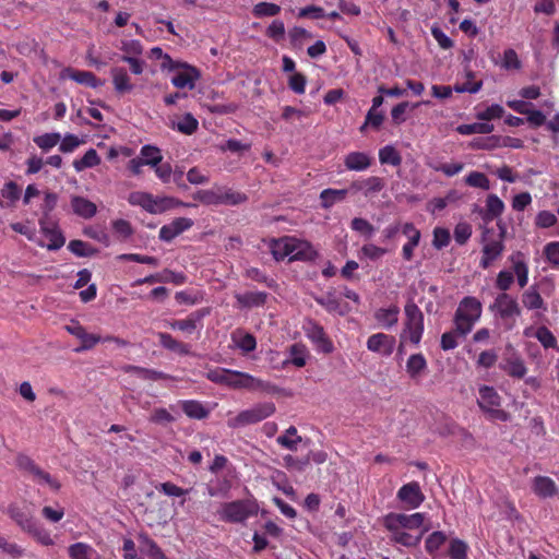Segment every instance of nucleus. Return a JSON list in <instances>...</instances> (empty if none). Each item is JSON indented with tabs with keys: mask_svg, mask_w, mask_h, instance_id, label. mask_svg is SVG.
<instances>
[{
	"mask_svg": "<svg viewBox=\"0 0 559 559\" xmlns=\"http://www.w3.org/2000/svg\"><path fill=\"white\" fill-rule=\"evenodd\" d=\"M481 304L474 297H465L459 304L454 316L455 331L461 336L469 333L475 322L480 318Z\"/></svg>",
	"mask_w": 559,
	"mask_h": 559,
	"instance_id": "f257e3e1",
	"label": "nucleus"
},
{
	"mask_svg": "<svg viewBox=\"0 0 559 559\" xmlns=\"http://www.w3.org/2000/svg\"><path fill=\"white\" fill-rule=\"evenodd\" d=\"M16 466L20 471L28 474L32 479L39 485H47L53 491H58L61 488V484L58 479L52 477L48 472L44 471L37 465L34 460L28 455L20 453L16 456Z\"/></svg>",
	"mask_w": 559,
	"mask_h": 559,
	"instance_id": "f03ea898",
	"label": "nucleus"
},
{
	"mask_svg": "<svg viewBox=\"0 0 559 559\" xmlns=\"http://www.w3.org/2000/svg\"><path fill=\"white\" fill-rule=\"evenodd\" d=\"M258 506L249 500H235L222 507L221 518L229 523H241L257 514Z\"/></svg>",
	"mask_w": 559,
	"mask_h": 559,
	"instance_id": "7ed1b4c3",
	"label": "nucleus"
},
{
	"mask_svg": "<svg viewBox=\"0 0 559 559\" xmlns=\"http://www.w3.org/2000/svg\"><path fill=\"white\" fill-rule=\"evenodd\" d=\"M275 412V405L271 402L260 403L250 409L240 412L235 418L228 420V426L231 428L243 427L257 424Z\"/></svg>",
	"mask_w": 559,
	"mask_h": 559,
	"instance_id": "20e7f679",
	"label": "nucleus"
},
{
	"mask_svg": "<svg viewBox=\"0 0 559 559\" xmlns=\"http://www.w3.org/2000/svg\"><path fill=\"white\" fill-rule=\"evenodd\" d=\"M165 61H167V63L163 62V67H168L171 70L182 69V71L176 73L171 79V83L176 87H188L189 90L194 88L195 81L200 78V71L195 67L185 62L174 61L168 55L165 56Z\"/></svg>",
	"mask_w": 559,
	"mask_h": 559,
	"instance_id": "39448f33",
	"label": "nucleus"
},
{
	"mask_svg": "<svg viewBox=\"0 0 559 559\" xmlns=\"http://www.w3.org/2000/svg\"><path fill=\"white\" fill-rule=\"evenodd\" d=\"M404 310L406 316V329L404 333L407 331L409 334V341L417 345L419 344L424 332V314L413 300L407 301Z\"/></svg>",
	"mask_w": 559,
	"mask_h": 559,
	"instance_id": "423d86ee",
	"label": "nucleus"
},
{
	"mask_svg": "<svg viewBox=\"0 0 559 559\" xmlns=\"http://www.w3.org/2000/svg\"><path fill=\"white\" fill-rule=\"evenodd\" d=\"M246 376L247 373L245 372L216 368L210 370L206 378L214 383L225 384L233 389H246V385H248L247 381H245Z\"/></svg>",
	"mask_w": 559,
	"mask_h": 559,
	"instance_id": "0eeeda50",
	"label": "nucleus"
},
{
	"mask_svg": "<svg viewBox=\"0 0 559 559\" xmlns=\"http://www.w3.org/2000/svg\"><path fill=\"white\" fill-rule=\"evenodd\" d=\"M425 515L423 513H414L411 515L404 513H389L384 516L383 523L388 530L396 528H418L423 525Z\"/></svg>",
	"mask_w": 559,
	"mask_h": 559,
	"instance_id": "6e6552de",
	"label": "nucleus"
},
{
	"mask_svg": "<svg viewBox=\"0 0 559 559\" xmlns=\"http://www.w3.org/2000/svg\"><path fill=\"white\" fill-rule=\"evenodd\" d=\"M484 206H479L477 204L474 205L473 214L479 215L483 219V239L484 245L481 249V260L480 263L484 267L489 266V242L486 241L487 235L489 234V229L487 228V224L489 223V195L486 197L484 201Z\"/></svg>",
	"mask_w": 559,
	"mask_h": 559,
	"instance_id": "1a4fd4ad",
	"label": "nucleus"
},
{
	"mask_svg": "<svg viewBox=\"0 0 559 559\" xmlns=\"http://www.w3.org/2000/svg\"><path fill=\"white\" fill-rule=\"evenodd\" d=\"M39 226L41 233L49 240V243L47 245L48 250L55 251L63 247L66 238L56 223L49 222L46 218H40Z\"/></svg>",
	"mask_w": 559,
	"mask_h": 559,
	"instance_id": "9d476101",
	"label": "nucleus"
},
{
	"mask_svg": "<svg viewBox=\"0 0 559 559\" xmlns=\"http://www.w3.org/2000/svg\"><path fill=\"white\" fill-rule=\"evenodd\" d=\"M395 346V338L384 333L372 334L367 341V348L371 352L390 356Z\"/></svg>",
	"mask_w": 559,
	"mask_h": 559,
	"instance_id": "9b49d317",
	"label": "nucleus"
},
{
	"mask_svg": "<svg viewBox=\"0 0 559 559\" xmlns=\"http://www.w3.org/2000/svg\"><path fill=\"white\" fill-rule=\"evenodd\" d=\"M397 498L409 508H418L425 499L418 483L412 481L402 486L397 492Z\"/></svg>",
	"mask_w": 559,
	"mask_h": 559,
	"instance_id": "f8f14e48",
	"label": "nucleus"
},
{
	"mask_svg": "<svg viewBox=\"0 0 559 559\" xmlns=\"http://www.w3.org/2000/svg\"><path fill=\"white\" fill-rule=\"evenodd\" d=\"M193 225V221L187 217L175 218L170 224L164 225L159 229V238L163 241H171L178 235L189 229Z\"/></svg>",
	"mask_w": 559,
	"mask_h": 559,
	"instance_id": "ddd939ff",
	"label": "nucleus"
},
{
	"mask_svg": "<svg viewBox=\"0 0 559 559\" xmlns=\"http://www.w3.org/2000/svg\"><path fill=\"white\" fill-rule=\"evenodd\" d=\"M492 308H496L502 318L520 316L521 313L516 299L506 293L497 296L493 306H491Z\"/></svg>",
	"mask_w": 559,
	"mask_h": 559,
	"instance_id": "4468645a",
	"label": "nucleus"
},
{
	"mask_svg": "<svg viewBox=\"0 0 559 559\" xmlns=\"http://www.w3.org/2000/svg\"><path fill=\"white\" fill-rule=\"evenodd\" d=\"M7 513L23 532L29 530L36 522L29 510L23 509L15 503L8 507Z\"/></svg>",
	"mask_w": 559,
	"mask_h": 559,
	"instance_id": "2eb2a0df",
	"label": "nucleus"
},
{
	"mask_svg": "<svg viewBox=\"0 0 559 559\" xmlns=\"http://www.w3.org/2000/svg\"><path fill=\"white\" fill-rule=\"evenodd\" d=\"M63 76H67L79 84L86 85L93 88L104 85V81L97 79L96 75L90 71H81L72 68H67L63 71Z\"/></svg>",
	"mask_w": 559,
	"mask_h": 559,
	"instance_id": "dca6fc26",
	"label": "nucleus"
},
{
	"mask_svg": "<svg viewBox=\"0 0 559 559\" xmlns=\"http://www.w3.org/2000/svg\"><path fill=\"white\" fill-rule=\"evenodd\" d=\"M110 74L117 94L123 95L126 93H130L134 88V85L131 83L130 76L124 68L114 67L110 70Z\"/></svg>",
	"mask_w": 559,
	"mask_h": 559,
	"instance_id": "f3484780",
	"label": "nucleus"
},
{
	"mask_svg": "<svg viewBox=\"0 0 559 559\" xmlns=\"http://www.w3.org/2000/svg\"><path fill=\"white\" fill-rule=\"evenodd\" d=\"M294 243L295 238L292 237H283L280 239H272L270 249L273 258L276 261L284 260L286 257L292 255V252H294Z\"/></svg>",
	"mask_w": 559,
	"mask_h": 559,
	"instance_id": "a211bd4d",
	"label": "nucleus"
},
{
	"mask_svg": "<svg viewBox=\"0 0 559 559\" xmlns=\"http://www.w3.org/2000/svg\"><path fill=\"white\" fill-rule=\"evenodd\" d=\"M372 158L364 152H352L344 158V165L348 170L362 171L371 166Z\"/></svg>",
	"mask_w": 559,
	"mask_h": 559,
	"instance_id": "6ab92c4d",
	"label": "nucleus"
},
{
	"mask_svg": "<svg viewBox=\"0 0 559 559\" xmlns=\"http://www.w3.org/2000/svg\"><path fill=\"white\" fill-rule=\"evenodd\" d=\"M493 62L500 69L508 72L518 71L522 68V61L520 60L516 51L512 48L506 49L502 55H499V57L493 60Z\"/></svg>",
	"mask_w": 559,
	"mask_h": 559,
	"instance_id": "aec40b11",
	"label": "nucleus"
},
{
	"mask_svg": "<svg viewBox=\"0 0 559 559\" xmlns=\"http://www.w3.org/2000/svg\"><path fill=\"white\" fill-rule=\"evenodd\" d=\"M140 549L146 554L150 559H168L160 547L146 533L138 535Z\"/></svg>",
	"mask_w": 559,
	"mask_h": 559,
	"instance_id": "412c9836",
	"label": "nucleus"
},
{
	"mask_svg": "<svg viewBox=\"0 0 559 559\" xmlns=\"http://www.w3.org/2000/svg\"><path fill=\"white\" fill-rule=\"evenodd\" d=\"M71 206L73 212L83 218H92L97 212L95 203L79 195L71 198Z\"/></svg>",
	"mask_w": 559,
	"mask_h": 559,
	"instance_id": "4be33fe9",
	"label": "nucleus"
},
{
	"mask_svg": "<svg viewBox=\"0 0 559 559\" xmlns=\"http://www.w3.org/2000/svg\"><path fill=\"white\" fill-rule=\"evenodd\" d=\"M316 257L317 251L309 242L295 238L294 252H292L289 261H312Z\"/></svg>",
	"mask_w": 559,
	"mask_h": 559,
	"instance_id": "5701e85b",
	"label": "nucleus"
},
{
	"mask_svg": "<svg viewBox=\"0 0 559 559\" xmlns=\"http://www.w3.org/2000/svg\"><path fill=\"white\" fill-rule=\"evenodd\" d=\"M533 491L543 498L552 497L557 493L555 481L547 476H536L533 479Z\"/></svg>",
	"mask_w": 559,
	"mask_h": 559,
	"instance_id": "b1692460",
	"label": "nucleus"
},
{
	"mask_svg": "<svg viewBox=\"0 0 559 559\" xmlns=\"http://www.w3.org/2000/svg\"><path fill=\"white\" fill-rule=\"evenodd\" d=\"M247 199L248 198L245 193L236 192L226 187L217 186V205H238L246 202Z\"/></svg>",
	"mask_w": 559,
	"mask_h": 559,
	"instance_id": "393cba45",
	"label": "nucleus"
},
{
	"mask_svg": "<svg viewBox=\"0 0 559 559\" xmlns=\"http://www.w3.org/2000/svg\"><path fill=\"white\" fill-rule=\"evenodd\" d=\"M180 406L182 412L192 419H204L210 414V411L195 400L181 401Z\"/></svg>",
	"mask_w": 559,
	"mask_h": 559,
	"instance_id": "a878e982",
	"label": "nucleus"
},
{
	"mask_svg": "<svg viewBox=\"0 0 559 559\" xmlns=\"http://www.w3.org/2000/svg\"><path fill=\"white\" fill-rule=\"evenodd\" d=\"M347 193V189H324L320 193L321 206L330 209L335 203L344 201Z\"/></svg>",
	"mask_w": 559,
	"mask_h": 559,
	"instance_id": "bb28decb",
	"label": "nucleus"
},
{
	"mask_svg": "<svg viewBox=\"0 0 559 559\" xmlns=\"http://www.w3.org/2000/svg\"><path fill=\"white\" fill-rule=\"evenodd\" d=\"M427 369V361L423 354H413L406 362V371L412 379L419 378Z\"/></svg>",
	"mask_w": 559,
	"mask_h": 559,
	"instance_id": "cd10ccee",
	"label": "nucleus"
},
{
	"mask_svg": "<svg viewBox=\"0 0 559 559\" xmlns=\"http://www.w3.org/2000/svg\"><path fill=\"white\" fill-rule=\"evenodd\" d=\"M159 344L174 353H177L179 355H188L190 353L189 345L179 342L175 340L170 334L168 333H158Z\"/></svg>",
	"mask_w": 559,
	"mask_h": 559,
	"instance_id": "c85d7f7f",
	"label": "nucleus"
},
{
	"mask_svg": "<svg viewBox=\"0 0 559 559\" xmlns=\"http://www.w3.org/2000/svg\"><path fill=\"white\" fill-rule=\"evenodd\" d=\"M245 381H247V383H248V385H246L247 390H252V391L259 390V391L265 392L267 394H277V393L282 392V389H280L275 384H272L271 382H267V381H264L261 379H257L249 373H247V376L245 377Z\"/></svg>",
	"mask_w": 559,
	"mask_h": 559,
	"instance_id": "c756f323",
	"label": "nucleus"
},
{
	"mask_svg": "<svg viewBox=\"0 0 559 559\" xmlns=\"http://www.w3.org/2000/svg\"><path fill=\"white\" fill-rule=\"evenodd\" d=\"M237 301L247 308L263 306L266 301L267 294L263 292H248L236 296Z\"/></svg>",
	"mask_w": 559,
	"mask_h": 559,
	"instance_id": "7c9ffc66",
	"label": "nucleus"
},
{
	"mask_svg": "<svg viewBox=\"0 0 559 559\" xmlns=\"http://www.w3.org/2000/svg\"><path fill=\"white\" fill-rule=\"evenodd\" d=\"M389 531L392 532L391 539L393 542L401 544L405 547H415L420 543L424 533L427 532L428 528H424V531L417 536H413L412 534L401 531L400 528H396V531L395 530H389Z\"/></svg>",
	"mask_w": 559,
	"mask_h": 559,
	"instance_id": "2f4dec72",
	"label": "nucleus"
},
{
	"mask_svg": "<svg viewBox=\"0 0 559 559\" xmlns=\"http://www.w3.org/2000/svg\"><path fill=\"white\" fill-rule=\"evenodd\" d=\"M399 312L400 310L396 306L388 309L381 308L374 313V318L383 328L389 329L397 323Z\"/></svg>",
	"mask_w": 559,
	"mask_h": 559,
	"instance_id": "473e14b6",
	"label": "nucleus"
},
{
	"mask_svg": "<svg viewBox=\"0 0 559 559\" xmlns=\"http://www.w3.org/2000/svg\"><path fill=\"white\" fill-rule=\"evenodd\" d=\"M100 164V157L96 150L90 148L86 151L84 156L80 159H75L73 162L74 169L80 173L83 171L86 168H92L95 166H98Z\"/></svg>",
	"mask_w": 559,
	"mask_h": 559,
	"instance_id": "72a5a7b5",
	"label": "nucleus"
},
{
	"mask_svg": "<svg viewBox=\"0 0 559 559\" xmlns=\"http://www.w3.org/2000/svg\"><path fill=\"white\" fill-rule=\"evenodd\" d=\"M124 371L136 374L138 377H140L144 380L156 381V380L168 378V376L162 371L147 369V368L139 367V366H132V365L127 366L124 368Z\"/></svg>",
	"mask_w": 559,
	"mask_h": 559,
	"instance_id": "f704fd0d",
	"label": "nucleus"
},
{
	"mask_svg": "<svg viewBox=\"0 0 559 559\" xmlns=\"http://www.w3.org/2000/svg\"><path fill=\"white\" fill-rule=\"evenodd\" d=\"M276 441L285 449L296 451L297 444L301 442V437L297 436L296 427L290 426L286 429L284 435L277 437Z\"/></svg>",
	"mask_w": 559,
	"mask_h": 559,
	"instance_id": "c9c22d12",
	"label": "nucleus"
},
{
	"mask_svg": "<svg viewBox=\"0 0 559 559\" xmlns=\"http://www.w3.org/2000/svg\"><path fill=\"white\" fill-rule=\"evenodd\" d=\"M233 341L235 342L236 346L240 348L245 354L253 352L257 347L255 337L250 333H234Z\"/></svg>",
	"mask_w": 559,
	"mask_h": 559,
	"instance_id": "e433bc0d",
	"label": "nucleus"
},
{
	"mask_svg": "<svg viewBox=\"0 0 559 559\" xmlns=\"http://www.w3.org/2000/svg\"><path fill=\"white\" fill-rule=\"evenodd\" d=\"M68 249L76 257H93L98 252V250L88 242L79 239L71 240L68 245Z\"/></svg>",
	"mask_w": 559,
	"mask_h": 559,
	"instance_id": "4c0bfd02",
	"label": "nucleus"
},
{
	"mask_svg": "<svg viewBox=\"0 0 559 559\" xmlns=\"http://www.w3.org/2000/svg\"><path fill=\"white\" fill-rule=\"evenodd\" d=\"M522 302L527 309L544 308V300L537 289L532 286L522 295Z\"/></svg>",
	"mask_w": 559,
	"mask_h": 559,
	"instance_id": "58836bf2",
	"label": "nucleus"
},
{
	"mask_svg": "<svg viewBox=\"0 0 559 559\" xmlns=\"http://www.w3.org/2000/svg\"><path fill=\"white\" fill-rule=\"evenodd\" d=\"M141 156L140 159L152 167L157 166L163 159L159 148L153 145H144L141 148Z\"/></svg>",
	"mask_w": 559,
	"mask_h": 559,
	"instance_id": "ea45409f",
	"label": "nucleus"
},
{
	"mask_svg": "<svg viewBox=\"0 0 559 559\" xmlns=\"http://www.w3.org/2000/svg\"><path fill=\"white\" fill-rule=\"evenodd\" d=\"M128 200L132 205H140L150 213H153L155 199L152 194L146 192H132Z\"/></svg>",
	"mask_w": 559,
	"mask_h": 559,
	"instance_id": "a19ab883",
	"label": "nucleus"
},
{
	"mask_svg": "<svg viewBox=\"0 0 559 559\" xmlns=\"http://www.w3.org/2000/svg\"><path fill=\"white\" fill-rule=\"evenodd\" d=\"M379 159L381 164L400 166L402 163L401 154L391 145H386L379 151Z\"/></svg>",
	"mask_w": 559,
	"mask_h": 559,
	"instance_id": "79ce46f5",
	"label": "nucleus"
},
{
	"mask_svg": "<svg viewBox=\"0 0 559 559\" xmlns=\"http://www.w3.org/2000/svg\"><path fill=\"white\" fill-rule=\"evenodd\" d=\"M193 206L192 204H189V203H185V202H181L175 198H171V197H164V198H160V199H155L154 200V207H153V213L156 214V213H163L171 207H175V206Z\"/></svg>",
	"mask_w": 559,
	"mask_h": 559,
	"instance_id": "37998d69",
	"label": "nucleus"
},
{
	"mask_svg": "<svg viewBox=\"0 0 559 559\" xmlns=\"http://www.w3.org/2000/svg\"><path fill=\"white\" fill-rule=\"evenodd\" d=\"M25 533L31 535L44 546H50L53 544V539L51 538L50 534L44 527H41L37 521Z\"/></svg>",
	"mask_w": 559,
	"mask_h": 559,
	"instance_id": "c03bdc74",
	"label": "nucleus"
},
{
	"mask_svg": "<svg viewBox=\"0 0 559 559\" xmlns=\"http://www.w3.org/2000/svg\"><path fill=\"white\" fill-rule=\"evenodd\" d=\"M364 195L369 197L382 191L385 188V180L381 177L371 176L364 179Z\"/></svg>",
	"mask_w": 559,
	"mask_h": 559,
	"instance_id": "a18cd8bd",
	"label": "nucleus"
},
{
	"mask_svg": "<svg viewBox=\"0 0 559 559\" xmlns=\"http://www.w3.org/2000/svg\"><path fill=\"white\" fill-rule=\"evenodd\" d=\"M272 484L281 491H283L288 497H294L296 491L295 489L288 485L287 477L285 473L281 471H276L272 477Z\"/></svg>",
	"mask_w": 559,
	"mask_h": 559,
	"instance_id": "49530a36",
	"label": "nucleus"
},
{
	"mask_svg": "<svg viewBox=\"0 0 559 559\" xmlns=\"http://www.w3.org/2000/svg\"><path fill=\"white\" fill-rule=\"evenodd\" d=\"M314 300L329 312L344 314V311L341 309V302L332 293H328L325 296L316 297Z\"/></svg>",
	"mask_w": 559,
	"mask_h": 559,
	"instance_id": "de8ad7c7",
	"label": "nucleus"
},
{
	"mask_svg": "<svg viewBox=\"0 0 559 559\" xmlns=\"http://www.w3.org/2000/svg\"><path fill=\"white\" fill-rule=\"evenodd\" d=\"M281 12V7L270 2H259L253 7L252 13L257 17L275 16Z\"/></svg>",
	"mask_w": 559,
	"mask_h": 559,
	"instance_id": "09e8293b",
	"label": "nucleus"
},
{
	"mask_svg": "<svg viewBox=\"0 0 559 559\" xmlns=\"http://www.w3.org/2000/svg\"><path fill=\"white\" fill-rule=\"evenodd\" d=\"M192 198L205 205H217V186L209 190H199Z\"/></svg>",
	"mask_w": 559,
	"mask_h": 559,
	"instance_id": "8fccbe9b",
	"label": "nucleus"
},
{
	"mask_svg": "<svg viewBox=\"0 0 559 559\" xmlns=\"http://www.w3.org/2000/svg\"><path fill=\"white\" fill-rule=\"evenodd\" d=\"M93 552V548L84 543H76L69 547L71 559H91Z\"/></svg>",
	"mask_w": 559,
	"mask_h": 559,
	"instance_id": "3c124183",
	"label": "nucleus"
},
{
	"mask_svg": "<svg viewBox=\"0 0 559 559\" xmlns=\"http://www.w3.org/2000/svg\"><path fill=\"white\" fill-rule=\"evenodd\" d=\"M447 540V536L443 532L436 531L431 533L426 539V550L429 554H435Z\"/></svg>",
	"mask_w": 559,
	"mask_h": 559,
	"instance_id": "603ef678",
	"label": "nucleus"
},
{
	"mask_svg": "<svg viewBox=\"0 0 559 559\" xmlns=\"http://www.w3.org/2000/svg\"><path fill=\"white\" fill-rule=\"evenodd\" d=\"M61 136L57 132L45 133L43 135H38L34 138V142L44 151H48L57 145L60 141Z\"/></svg>",
	"mask_w": 559,
	"mask_h": 559,
	"instance_id": "864d4df0",
	"label": "nucleus"
},
{
	"mask_svg": "<svg viewBox=\"0 0 559 559\" xmlns=\"http://www.w3.org/2000/svg\"><path fill=\"white\" fill-rule=\"evenodd\" d=\"M498 146L522 148L524 143L518 138L491 135V148Z\"/></svg>",
	"mask_w": 559,
	"mask_h": 559,
	"instance_id": "5fc2aeb1",
	"label": "nucleus"
},
{
	"mask_svg": "<svg viewBox=\"0 0 559 559\" xmlns=\"http://www.w3.org/2000/svg\"><path fill=\"white\" fill-rule=\"evenodd\" d=\"M198 126V120L191 114H186L182 120L177 123V130L183 134L190 135L197 131Z\"/></svg>",
	"mask_w": 559,
	"mask_h": 559,
	"instance_id": "6e6d98bb",
	"label": "nucleus"
},
{
	"mask_svg": "<svg viewBox=\"0 0 559 559\" xmlns=\"http://www.w3.org/2000/svg\"><path fill=\"white\" fill-rule=\"evenodd\" d=\"M456 131L460 134H474V133H481L486 134L489 133V124L485 122H474L468 124H460L456 128Z\"/></svg>",
	"mask_w": 559,
	"mask_h": 559,
	"instance_id": "4d7b16f0",
	"label": "nucleus"
},
{
	"mask_svg": "<svg viewBox=\"0 0 559 559\" xmlns=\"http://www.w3.org/2000/svg\"><path fill=\"white\" fill-rule=\"evenodd\" d=\"M536 338L542 343L545 348H554L557 345V340L551 331L546 326H539L536 330Z\"/></svg>",
	"mask_w": 559,
	"mask_h": 559,
	"instance_id": "13d9d810",
	"label": "nucleus"
},
{
	"mask_svg": "<svg viewBox=\"0 0 559 559\" xmlns=\"http://www.w3.org/2000/svg\"><path fill=\"white\" fill-rule=\"evenodd\" d=\"M350 227L353 230L366 236L371 237L374 233V227L365 218L355 217L350 222Z\"/></svg>",
	"mask_w": 559,
	"mask_h": 559,
	"instance_id": "bf43d9fd",
	"label": "nucleus"
},
{
	"mask_svg": "<svg viewBox=\"0 0 559 559\" xmlns=\"http://www.w3.org/2000/svg\"><path fill=\"white\" fill-rule=\"evenodd\" d=\"M290 361L296 367H304L306 365V348L300 344H294L289 348Z\"/></svg>",
	"mask_w": 559,
	"mask_h": 559,
	"instance_id": "052dcab7",
	"label": "nucleus"
},
{
	"mask_svg": "<svg viewBox=\"0 0 559 559\" xmlns=\"http://www.w3.org/2000/svg\"><path fill=\"white\" fill-rule=\"evenodd\" d=\"M465 182L471 187L489 189V179L485 174L478 171H472L466 178Z\"/></svg>",
	"mask_w": 559,
	"mask_h": 559,
	"instance_id": "680f3d73",
	"label": "nucleus"
},
{
	"mask_svg": "<svg viewBox=\"0 0 559 559\" xmlns=\"http://www.w3.org/2000/svg\"><path fill=\"white\" fill-rule=\"evenodd\" d=\"M467 545L461 539H452L449 547L451 559H466Z\"/></svg>",
	"mask_w": 559,
	"mask_h": 559,
	"instance_id": "e2e57ef3",
	"label": "nucleus"
},
{
	"mask_svg": "<svg viewBox=\"0 0 559 559\" xmlns=\"http://www.w3.org/2000/svg\"><path fill=\"white\" fill-rule=\"evenodd\" d=\"M156 489L169 497H181L190 491V489H182L170 481L160 483Z\"/></svg>",
	"mask_w": 559,
	"mask_h": 559,
	"instance_id": "0e129e2a",
	"label": "nucleus"
},
{
	"mask_svg": "<svg viewBox=\"0 0 559 559\" xmlns=\"http://www.w3.org/2000/svg\"><path fill=\"white\" fill-rule=\"evenodd\" d=\"M290 43L294 47H300L305 38H312V34L307 29L294 26L289 33Z\"/></svg>",
	"mask_w": 559,
	"mask_h": 559,
	"instance_id": "69168bd1",
	"label": "nucleus"
},
{
	"mask_svg": "<svg viewBox=\"0 0 559 559\" xmlns=\"http://www.w3.org/2000/svg\"><path fill=\"white\" fill-rule=\"evenodd\" d=\"M450 242V233L445 228L437 227L433 230L432 245L436 249H442Z\"/></svg>",
	"mask_w": 559,
	"mask_h": 559,
	"instance_id": "338daca9",
	"label": "nucleus"
},
{
	"mask_svg": "<svg viewBox=\"0 0 559 559\" xmlns=\"http://www.w3.org/2000/svg\"><path fill=\"white\" fill-rule=\"evenodd\" d=\"M266 35L275 41L282 40L285 36V25L283 21L274 20L267 27Z\"/></svg>",
	"mask_w": 559,
	"mask_h": 559,
	"instance_id": "774afa93",
	"label": "nucleus"
}]
</instances>
